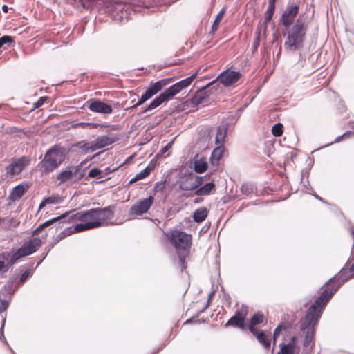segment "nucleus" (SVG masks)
<instances>
[{
  "mask_svg": "<svg viewBox=\"0 0 354 354\" xmlns=\"http://www.w3.org/2000/svg\"><path fill=\"white\" fill-rule=\"evenodd\" d=\"M351 277V275H348L346 269L342 268L337 274L335 275L325 283L324 286L330 287L324 290L308 310L306 319L310 324H315V321L317 317L322 313L323 308L333 294L339 288L342 283Z\"/></svg>",
  "mask_w": 354,
  "mask_h": 354,
  "instance_id": "nucleus-1",
  "label": "nucleus"
},
{
  "mask_svg": "<svg viewBox=\"0 0 354 354\" xmlns=\"http://www.w3.org/2000/svg\"><path fill=\"white\" fill-rule=\"evenodd\" d=\"M289 28L285 35V51L290 53L299 51L304 47L308 26L299 16L293 26Z\"/></svg>",
  "mask_w": 354,
  "mask_h": 354,
  "instance_id": "nucleus-2",
  "label": "nucleus"
},
{
  "mask_svg": "<svg viewBox=\"0 0 354 354\" xmlns=\"http://www.w3.org/2000/svg\"><path fill=\"white\" fill-rule=\"evenodd\" d=\"M196 76V73L185 78L177 83L173 84L164 92L161 93L158 97L153 100L149 105L145 109V112L150 111L162 104L165 102H167L172 99L176 94L179 93L183 88L191 84L192 81Z\"/></svg>",
  "mask_w": 354,
  "mask_h": 354,
  "instance_id": "nucleus-3",
  "label": "nucleus"
},
{
  "mask_svg": "<svg viewBox=\"0 0 354 354\" xmlns=\"http://www.w3.org/2000/svg\"><path fill=\"white\" fill-rule=\"evenodd\" d=\"M66 150L60 145H53L44 154L39 163L42 172L50 173L57 169L65 160Z\"/></svg>",
  "mask_w": 354,
  "mask_h": 354,
  "instance_id": "nucleus-4",
  "label": "nucleus"
},
{
  "mask_svg": "<svg viewBox=\"0 0 354 354\" xmlns=\"http://www.w3.org/2000/svg\"><path fill=\"white\" fill-rule=\"evenodd\" d=\"M80 223L77 224L75 227L71 228L66 229L62 233L58 235L59 239H62V234L65 233L66 235H69L73 232H80L91 229L96 228L102 225V223L100 221H97L95 209H91L86 211L81 212L80 216Z\"/></svg>",
  "mask_w": 354,
  "mask_h": 354,
  "instance_id": "nucleus-5",
  "label": "nucleus"
},
{
  "mask_svg": "<svg viewBox=\"0 0 354 354\" xmlns=\"http://www.w3.org/2000/svg\"><path fill=\"white\" fill-rule=\"evenodd\" d=\"M172 80L173 78H165L156 82H151L145 92L141 95L140 100L134 105L127 108L126 110H135L138 106H140L144 102L156 95L164 87L171 83Z\"/></svg>",
  "mask_w": 354,
  "mask_h": 354,
  "instance_id": "nucleus-6",
  "label": "nucleus"
},
{
  "mask_svg": "<svg viewBox=\"0 0 354 354\" xmlns=\"http://www.w3.org/2000/svg\"><path fill=\"white\" fill-rule=\"evenodd\" d=\"M41 240L39 238H33L26 241L21 247L12 252L15 259L18 261L21 258L30 255L40 247Z\"/></svg>",
  "mask_w": 354,
  "mask_h": 354,
  "instance_id": "nucleus-7",
  "label": "nucleus"
},
{
  "mask_svg": "<svg viewBox=\"0 0 354 354\" xmlns=\"http://www.w3.org/2000/svg\"><path fill=\"white\" fill-rule=\"evenodd\" d=\"M241 73L238 71H230L227 69L222 72L216 80L212 81L207 84V86H212L217 82H220L225 86H230L236 84L241 78Z\"/></svg>",
  "mask_w": 354,
  "mask_h": 354,
  "instance_id": "nucleus-8",
  "label": "nucleus"
},
{
  "mask_svg": "<svg viewBox=\"0 0 354 354\" xmlns=\"http://www.w3.org/2000/svg\"><path fill=\"white\" fill-rule=\"evenodd\" d=\"M171 241L177 249H189L192 243V236L176 230L171 233Z\"/></svg>",
  "mask_w": 354,
  "mask_h": 354,
  "instance_id": "nucleus-9",
  "label": "nucleus"
},
{
  "mask_svg": "<svg viewBox=\"0 0 354 354\" xmlns=\"http://www.w3.org/2000/svg\"><path fill=\"white\" fill-rule=\"evenodd\" d=\"M299 6L296 3H288L280 19L281 24L289 28L299 14Z\"/></svg>",
  "mask_w": 354,
  "mask_h": 354,
  "instance_id": "nucleus-10",
  "label": "nucleus"
},
{
  "mask_svg": "<svg viewBox=\"0 0 354 354\" xmlns=\"http://www.w3.org/2000/svg\"><path fill=\"white\" fill-rule=\"evenodd\" d=\"M203 178L192 173L189 174L178 183L179 189L185 191H192L203 183Z\"/></svg>",
  "mask_w": 354,
  "mask_h": 354,
  "instance_id": "nucleus-11",
  "label": "nucleus"
},
{
  "mask_svg": "<svg viewBox=\"0 0 354 354\" xmlns=\"http://www.w3.org/2000/svg\"><path fill=\"white\" fill-rule=\"evenodd\" d=\"M153 201L154 198L152 196H149L148 198L142 200H139L131 207L129 212L130 215L140 216L147 212Z\"/></svg>",
  "mask_w": 354,
  "mask_h": 354,
  "instance_id": "nucleus-12",
  "label": "nucleus"
},
{
  "mask_svg": "<svg viewBox=\"0 0 354 354\" xmlns=\"http://www.w3.org/2000/svg\"><path fill=\"white\" fill-rule=\"evenodd\" d=\"M28 163L29 158L26 156H22L19 158L15 159L6 167V174L12 176L18 175Z\"/></svg>",
  "mask_w": 354,
  "mask_h": 354,
  "instance_id": "nucleus-13",
  "label": "nucleus"
},
{
  "mask_svg": "<svg viewBox=\"0 0 354 354\" xmlns=\"http://www.w3.org/2000/svg\"><path fill=\"white\" fill-rule=\"evenodd\" d=\"M118 136L115 134L99 136L95 140L92 141L94 151L107 147L118 141Z\"/></svg>",
  "mask_w": 354,
  "mask_h": 354,
  "instance_id": "nucleus-14",
  "label": "nucleus"
},
{
  "mask_svg": "<svg viewBox=\"0 0 354 354\" xmlns=\"http://www.w3.org/2000/svg\"><path fill=\"white\" fill-rule=\"evenodd\" d=\"M90 111L102 114H110L113 111L112 106L100 100H95L93 101L87 102Z\"/></svg>",
  "mask_w": 354,
  "mask_h": 354,
  "instance_id": "nucleus-15",
  "label": "nucleus"
},
{
  "mask_svg": "<svg viewBox=\"0 0 354 354\" xmlns=\"http://www.w3.org/2000/svg\"><path fill=\"white\" fill-rule=\"evenodd\" d=\"M17 262L12 252L6 251L0 253V272H6Z\"/></svg>",
  "mask_w": 354,
  "mask_h": 354,
  "instance_id": "nucleus-16",
  "label": "nucleus"
},
{
  "mask_svg": "<svg viewBox=\"0 0 354 354\" xmlns=\"http://www.w3.org/2000/svg\"><path fill=\"white\" fill-rule=\"evenodd\" d=\"M209 86H207V85L203 87L201 90H200L199 91H198L194 97H192V103L195 105V106H197L201 103H203V102H208V97H209V93H210L212 91V90L213 89H215L216 90L217 88L215 87V86H212L210 90L209 91H207V89L209 88Z\"/></svg>",
  "mask_w": 354,
  "mask_h": 354,
  "instance_id": "nucleus-17",
  "label": "nucleus"
},
{
  "mask_svg": "<svg viewBox=\"0 0 354 354\" xmlns=\"http://www.w3.org/2000/svg\"><path fill=\"white\" fill-rule=\"evenodd\" d=\"M322 313L317 317L316 320L315 321V324H310V322L306 319V317L308 315V313H306L304 319V322L303 324V326H301V329L304 330L307 328V332L305 336V339L304 342V346H308L309 344L311 342L313 338V328L316 325L317 321L319 320Z\"/></svg>",
  "mask_w": 354,
  "mask_h": 354,
  "instance_id": "nucleus-18",
  "label": "nucleus"
},
{
  "mask_svg": "<svg viewBox=\"0 0 354 354\" xmlns=\"http://www.w3.org/2000/svg\"><path fill=\"white\" fill-rule=\"evenodd\" d=\"M191 163L194 165V171L198 174L203 173L207 168V163L205 159L198 153L194 156Z\"/></svg>",
  "mask_w": 354,
  "mask_h": 354,
  "instance_id": "nucleus-19",
  "label": "nucleus"
},
{
  "mask_svg": "<svg viewBox=\"0 0 354 354\" xmlns=\"http://www.w3.org/2000/svg\"><path fill=\"white\" fill-rule=\"evenodd\" d=\"M244 324L245 317L241 315L239 312H236L234 315L231 317L225 323V327L234 326L244 330Z\"/></svg>",
  "mask_w": 354,
  "mask_h": 354,
  "instance_id": "nucleus-20",
  "label": "nucleus"
},
{
  "mask_svg": "<svg viewBox=\"0 0 354 354\" xmlns=\"http://www.w3.org/2000/svg\"><path fill=\"white\" fill-rule=\"evenodd\" d=\"M97 221H105L113 216V207L108 206L104 208H94Z\"/></svg>",
  "mask_w": 354,
  "mask_h": 354,
  "instance_id": "nucleus-21",
  "label": "nucleus"
},
{
  "mask_svg": "<svg viewBox=\"0 0 354 354\" xmlns=\"http://www.w3.org/2000/svg\"><path fill=\"white\" fill-rule=\"evenodd\" d=\"M28 189V185L26 183H21L15 186L10 193L9 198L12 201H15L24 195L26 191Z\"/></svg>",
  "mask_w": 354,
  "mask_h": 354,
  "instance_id": "nucleus-22",
  "label": "nucleus"
},
{
  "mask_svg": "<svg viewBox=\"0 0 354 354\" xmlns=\"http://www.w3.org/2000/svg\"><path fill=\"white\" fill-rule=\"evenodd\" d=\"M227 124H223L218 127L215 136V144L216 145H223L227 135Z\"/></svg>",
  "mask_w": 354,
  "mask_h": 354,
  "instance_id": "nucleus-23",
  "label": "nucleus"
},
{
  "mask_svg": "<svg viewBox=\"0 0 354 354\" xmlns=\"http://www.w3.org/2000/svg\"><path fill=\"white\" fill-rule=\"evenodd\" d=\"M73 147L77 148L78 151L82 154H86L88 151H95L93 142H87L84 140L73 144Z\"/></svg>",
  "mask_w": 354,
  "mask_h": 354,
  "instance_id": "nucleus-24",
  "label": "nucleus"
},
{
  "mask_svg": "<svg viewBox=\"0 0 354 354\" xmlns=\"http://www.w3.org/2000/svg\"><path fill=\"white\" fill-rule=\"evenodd\" d=\"M265 320L264 315L260 313H255L250 319L248 328L251 333H256L255 326L262 324Z\"/></svg>",
  "mask_w": 354,
  "mask_h": 354,
  "instance_id": "nucleus-25",
  "label": "nucleus"
},
{
  "mask_svg": "<svg viewBox=\"0 0 354 354\" xmlns=\"http://www.w3.org/2000/svg\"><path fill=\"white\" fill-rule=\"evenodd\" d=\"M79 171L78 168H75L74 171L72 170H64L61 172H59L57 175V179L59 180V182L64 183L67 180H71L74 176H75L77 174V171Z\"/></svg>",
  "mask_w": 354,
  "mask_h": 354,
  "instance_id": "nucleus-26",
  "label": "nucleus"
},
{
  "mask_svg": "<svg viewBox=\"0 0 354 354\" xmlns=\"http://www.w3.org/2000/svg\"><path fill=\"white\" fill-rule=\"evenodd\" d=\"M224 151L223 145H218L211 155V162L213 165H217Z\"/></svg>",
  "mask_w": 354,
  "mask_h": 354,
  "instance_id": "nucleus-27",
  "label": "nucleus"
},
{
  "mask_svg": "<svg viewBox=\"0 0 354 354\" xmlns=\"http://www.w3.org/2000/svg\"><path fill=\"white\" fill-rule=\"evenodd\" d=\"M208 215V211L206 207H200L193 213V219L196 223H201Z\"/></svg>",
  "mask_w": 354,
  "mask_h": 354,
  "instance_id": "nucleus-28",
  "label": "nucleus"
},
{
  "mask_svg": "<svg viewBox=\"0 0 354 354\" xmlns=\"http://www.w3.org/2000/svg\"><path fill=\"white\" fill-rule=\"evenodd\" d=\"M66 214H61L60 216H57V217H55V218H51L48 221H45L44 223L40 224L33 232H32V234H37L39 232L41 231L43 229H44L45 227H47L48 226H50V225H52L53 223L57 222V221H61L64 218V217L65 216Z\"/></svg>",
  "mask_w": 354,
  "mask_h": 354,
  "instance_id": "nucleus-29",
  "label": "nucleus"
},
{
  "mask_svg": "<svg viewBox=\"0 0 354 354\" xmlns=\"http://www.w3.org/2000/svg\"><path fill=\"white\" fill-rule=\"evenodd\" d=\"M64 214H66L63 219H65L68 223H77V221L80 222V216L81 212H75V210H71L64 212Z\"/></svg>",
  "mask_w": 354,
  "mask_h": 354,
  "instance_id": "nucleus-30",
  "label": "nucleus"
},
{
  "mask_svg": "<svg viewBox=\"0 0 354 354\" xmlns=\"http://www.w3.org/2000/svg\"><path fill=\"white\" fill-rule=\"evenodd\" d=\"M257 339V340L265 348H268L270 346V341L266 335L263 331H257L252 333Z\"/></svg>",
  "mask_w": 354,
  "mask_h": 354,
  "instance_id": "nucleus-31",
  "label": "nucleus"
},
{
  "mask_svg": "<svg viewBox=\"0 0 354 354\" xmlns=\"http://www.w3.org/2000/svg\"><path fill=\"white\" fill-rule=\"evenodd\" d=\"M215 187L214 183L210 182L201 187L196 191V194L198 196L207 195Z\"/></svg>",
  "mask_w": 354,
  "mask_h": 354,
  "instance_id": "nucleus-32",
  "label": "nucleus"
},
{
  "mask_svg": "<svg viewBox=\"0 0 354 354\" xmlns=\"http://www.w3.org/2000/svg\"><path fill=\"white\" fill-rule=\"evenodd\" d=\"M294 344H295V338L292 337L291 339V342L288 343L287 344H283L281 348V354H294Z\"/></svg>",
  "mask_w": 354,
  "mask_h": 354,
  "instance_id": "nucleus-33",
  "label": "nucleus"
},
{
  "mask_svg": "<svg viewBox=\"0 0 354 354\" xmlns=\"http://www.w3.org/2000/svg\"><path fill=\"white\" fill-rule=\"evenodd\" d=\"M102 126H103L102 124L94 123V122H78V123H76L75 124H74L75 127H82V128L88 129H95L98 127H102Z\"/></svg>",
  "mask_w": 354,
  "mask_h": 354,
  "instance_id": "nucleus-34",
  "label": "nucleus"
},
{
  "mask_svg": "<svg viewBox=\"0 0 354 354\" xmlns=\"http://www.w3.org/2000/svg\"><path fill=\"white\" fill-rule=\"evenodd\" d=\"M149 174H150V169L149 167H146L145 169L142 170L140 173L137 174L136 176L130 180L129 183H132L137 180L143 179V178H146L147 176H148L149 175Z\"/></svg>",
  "mask_w": 354,
  "mask_h": 354,
  "instance_id": "nucleus-35",
  "label": "nucleus"
},
{
  "mask_svg": "<svg viewBox=\"0 0 354 354\" xmlns=\"http://www.w3.org/2000/svg\"><path fill=\"white\" fill-rule=\"evenodd\" d=\"M45 199V202H46V204L51 205V204H59L63 198L57 195V194H53L48 197L44 198Z\"/></svg>",
  "mask_w": 354,
  "mask_h": 354,
  "instance_id": "nucleus-36",
  "label": "nucleus"
},
{
  "mask_svg": "<svg viewBox=\"0 0 354 354\" xmlns=\"http://www.w3.org/2000/svg\"><path fill=\"white\" fill-rule=\"evenodd\" d=\"M275 8H276V5L268 3V8L265 13V22L266 23L269 22L272 19V18L274 15V13Z\"/></svg>",
  "mask_w": 354,
  "mask_h": 354,
  "instance_id": "nucleus-37",
  "label": "nucleus"
},
{
  "mask_svg": "<svg viewBox=\"0 0 354 354\" xmlns=\"http://www.w3.org/2000/svg\"><path fill=\"white\" fill-rule=\"evenodd\" d=\"M13 41V38L9 35H4L0 37V48H3L6 49L10 44Z\"/></svg>",
  "mask_w": 354,
  "mask_h": 354,
  "instance_id": "nucleus-38",
  "label": "nucleus"
},
{
  "mask_svg": "<svg viewBox=\"0 0 354 354\" xmlns=\"http://www.w3.org/2000/svg\"><path fill=\"white\" fill-rule=\"evenodd\" d=\"M272 133L274 136H280L283 133V125L281 123L275 124L272 128Z\"/></svg>",
  "mask_w": 354,
  "mask_h": 354,
  "instance_id": "nucleus-39",
  "label": "nucleus"
},
{
  "mask_svg": "<svg viewBox=\"0 0 354 354\" xmlns=\"http://www.w3.org/2000/svg\"><path fill=\"white\" fill-rule=\"evenodd\" d=\"M102 173V171L100 169L93 168L88 171V176L93 178L99 176Z\"/></svg>",
  "mask_w": 354,
  "mask_h": 354,
  "instance_id": "nucleus-40",
  "label": "nucleus"
},
{
  "mask_svg": "<svg viewBox=\"0 0 354 354\" xmlns=\"http://www.w3.org/2000/svg\"><path fill=\"white\" fill-rule=\"evenodd\" d=\"M49 99L48 97H41L36 102L34 103L33 107L35 109L39 108L41 106L48 100Z\"/></svg>",
  "mask_w": 354,
  "mask_h": 354,
  "instance_id": "nucleus-41",
  "label": "nucleus"
},
{
  "mask_svg": "<svg viewBox=\"0 0 354 354\" xmlns=\"http://www.w3.org/2000/svg\"><path fill=\"white\" fill-rule=\"evenodd\" d=\"M6 225H8L9 227H17L19 222L15 220L13 218H8L7 222H6Z\"/></svg>",
  "mask_w": 354,
  "mask_h": 354,
  "instance_id": "nucleus-42",
  "label": "nucleus"
},
{
  "mask_svg": "<svg viewBox=\"0 0 354 354\" xmlns=\"http://www.w3.org/2000/svg\"><path fill=\"white\" fill-rule=\"evenodd\" d=\"M284 328H285V326L282 324H281L278 325L277 326V328L274 329V334H273L274 343H275L276 339L278 337V335H279V333L281 331V330H283Z\"/></svg>",
  "mask_w": 354,
  "mask_h": 354,
  "instance_id": "nucleus-43",
  "label": "nucleus"
},
{
  "mask_svg": "<svg viewBox=\"0 0 354 354\" xmlns=\"http://www.w3.org/2000/svg\"><path fill=\"white\" fill-rule=\"evenodd\" d=\"M225 8H222L220 12L218 13V15H216L214 22V23H216V24H220L221 23V21L223 17V15H225Z\"/></svg>",
  "mask_w": 354,
  "mask_h": 354,
  "instance_id": "nucleus-44",
  "label": "nucleus"
},
{
  "mask_svg": "<svg viewBox=\"0 0 354 354\" xmlns=\"http://www.w3.org/2000/svg\"><path fill=\"white\" fill-rule=\"evenodd\" d=\"M8 306V301L5 299H0V313L6 310Z\"/></svg>",
  "mask_w": 354,
  "mask_h": 354,
  "instance_id": "nucleus-45",
  "label": "nucleus"
},
{
  "mask_svg": "<svg viewBox=\"0 0 354 354\" xmlns=\"http://www.w3.org/2000/svg\"><path fill=\"white\" fill-rule=\"evenodd\" d=\"M30 270H26L20 277V283H23L26 280V279L30 275Z\"/></svg>",
  "mask_w": 354,
  "mask_h": 354,
  "instance_id": "nucleus-46",
  "label": "nucleus"
},
{
  "mask_svg": "<svg viewBox=\"0 0 354 354\" xmlns=\"http://www.w3.org/2000/svg\"><path fill=\"white\" fill-rule=\"evenodd\" d=\"M5 322H6V317H3V324L0 328V339H2L3 340V342L7 344L8 345V342H6V339L4 337V335H3V327H4V324H5Z\"/></svg>",
  "mask_w": 354,
  "mask_h": 354,
  "instance_id": "nucleus-47",
  "label": "nucleus"
},
{
  "mask_svg": "<svg viewBox=\"0 0 354 354\" xmlns=\"http://www.w3.org/2000/svg\"><path fill=\"white\" fill-rule=\"evenodd\" d=\"M352 133V131H346L344 133H343L342 135L341 136H339L338 137H337L335 138V140H334L333 142H340L342 140V139L344 138V137H346V136H349L350 135H351Z\"/></svg>",
  "mask_w": 354,
  "mask_h": 354,
  "instance_id": "nucleus-48",
  "label": "nucleus"
},
{
  "mask_svg": "<svg viewBox=\"0 0 354 354\" xmlns=\"http://www.w3.org/2000/svg\"><path fill=\"white\" fill-rule=\"evenodd\" d=\"M260 44V39H259V32L256 33L255 39L253 44V50H256L259 46Z\"/></svg>",
  "mask_w": 354,
  "mask_h": 354,
  "instance_id": "nucleus-49",
  "label": "nucleus"
},
{
  "mask_svg": "<svg viewBox=\"0 0 354 354\" xmlns=\"http://www.w3.org/2000/svg\"><path fill=\"white\" fill-rule=\"evenodd\" d=\"M178 261H179V264H180V269L183 271L187 267L186 263H185V257L179 256Z\"/></svg>",
  "mask_w": 354,
  "mask_h": 354,
  "instance_id": "nucleus-50",
  "label": "nucleus"
},
{
  "mask_svg": "<svg viewBox=\"0 0 354 354\" xmlns=\"http://www.w3.org/2000/svg\"><path fill=\"white\" fill-rule=\"evenodd\" d=\"M165 183H157L154 186V189L156 192L162 190L165 188Z\"/></svg>",
  "mask_w": 354,
  "mask_h": 354,
  "instance_id": "nucleus-51",
  "label": "nucleus"
},
{
  "mask_svg": "<svg viewBox=\"0 0 354 354\" xmlns=\"http://www.w3.org/2000/svg\"><path fill=\"white\" fill-rule=\"evenodd\" d=\"M172 143H173V141L171 142H169V143H167L166 145V146L165 147H163L161 150H160V153L161 154H164L165 153H166L171 147L172 145Z\"/></svg>",
  "mask_w": 354,
  "mask_h": 354,
  "instance_id": "nucleus-52",
  "label": "nucleus"
},
{
  "mask_svg": "<svg viewBox=\"0 0 354 354\" xmlns=\"http://www.w3.org/2000/svg\"><path fill=\"white\" fill-rule=\"evenodd\" d=\"M93 2V0H83L82 5L84 7L90 6Z\"/></svg>",
  "mask_w": 354,
  "mask_h": 354,
  "instance_id": "nucleus-53",
  "label": "nucleus"
},
{
  "mask_svg": "<svg viewBox=\"0 0 354 354\" xmlns=\"http://www.w3.org/2000/svg\"><path fill=\"white\" fill-rule=\"evenodd\" d=\"M218 27H219V24L214 22L212 24V32H216L218 29Z\"/></svg>",
  "mask_w": 354,
  "mask_h": 354,
  "instance_id": "nucleus-54",
  "label": "nucleus"
},
{
  "mask_svg": "<svg viewBox=\"0 0 354 354\" xmlns=\"http://www.w3.org/2000/svg\"><path fill=\"white\" fill-rule=\"evenodd\" d=\"M46 205H47L46 202H45V199L43 198V200L41 201V202L40 203V204L39 205V210L42 209Z\"/></svg>",
  "mask_w": 354,
  "mask_h": 354,
  "instance_id": "nucleus-55",
  "label": "nucleus"
},
{
  "mask_svg": "<svg viewBox=\"0 0 354 354\" xmlns=\"http://www.w3.org/2000/svg\"><path fill=\"white\" fill-rule=\"evenodd\" d=\"M196 316H193L192 318L187 319L185 324H192L194 322V321L196 319Z\"/></svg>",
  "mask_w": 354,
  "mask_h": 354,
  "instance_id": "nucleus-56",
  "label": "nucleus"
},
{
  "mask_svg": "<svg viewBox=\"0 0 354 354\" xmlns=\"http://www.w3.org/2000/svg\"><path fill=\"white\" fill-rule=\"evenodd\" d=\"M350 272L352 277L354 276V263L350 268Z\"/></svg>",
  "mask_w": 354,
  "mask_h": 354,
  "instance_id": "nucleus-57",
  "label": "nucleus"
},
{
  "mask_svg": "<svg viewBox=\"0 0 354 354\" xmlns=\"http://www.w3.org/2000/svg\"><path fill=\"white\" fill-rule=\"evenodd\" d=\"M206 309H204V307L203 308H201V310H200L199 311H198L196 315V317H198L199 315L203 313Z\"/></svg>",
  "mask_w": 354,
  "mask_h": 354,
  "instance_id": "nucleus-58",
  "label": "nucleus"
},
{
  "mask_svg": "<svg viewBox=\"0 0 354 354\" xmlns=\"http://www.w3.org/2000/svg\"><path fill=\"white\" fill-rule=\"evenodd\" d=\"M214 294V291H212L209 293V297H208V299H207L208 301H211L212 297H213Z\"/></svg>",
  "mask_w": 354,
  "mask_h": 354,
  "instance_id": "nucleus-59",
  "label": "nucleus"
},
{
  "mask_svg": "<svg viewBox=\"0 0 354 354\" xmlns=\"http://www.w3.org/2000/svg\"><path fill=\"white\" fill-rule=\"evenodd\" d=\"M7 220H8V218H1V217H0V223H6V222H7Z\"/></svg>",
  "mask_w": 354,
  "mask_h": 354,
  "instance_id": "nucleus-60",
  "label": "nucleus"
},
{
  "mask_svg": "<svg viewBox=\"0 0 354 354\" xmlns=\"http://www.w3.org/2000/svg\"><path fill=\"white\" fill-rule=\"evenodd\" d=\"M8 6L6 5H3L2 6V10H3V11L4 12H8Z\"/></svg>",
  "mask_w": 354,
  "mask_h": 354,
  "instance_id": "nucleus-61",
  "label": "nucleus"
},
{
  "mask_svg": "<svg viewBox=\"0 0 354 354\" xmlns=\"http://www.w3.org/2000/svg\"><path fill=\"white\" fill-rule=\"evenodd\" d=\"M209 303H210V301H208V300L206 301V304H205V305L204 306V309H207L209 307Z\"/></svg>",
  "mask_w": 354,
  "mask_h": 354,
  "instance_id": "nucleus-62",
  "label": "nucleus"
},
{
  "mask_svg": "<svg viewBox=\"0 0 354 354\" xmlns=\"http://www.w3.org/2000/svg\"><path fill=\"white\" fill-rule=\"evenodd\" d=\"M350 231H351V235H352V236H353V240H354V228H353V227H352V228H351V229H350Z\"/></svg>",
  "mask_w": 354,
  "mask_h": 354,
  "instance_id": "nucleus-63",
  "label": "nucleus"
},
{
  "mask_svg": "<svg viewBox=\"0 0 354 354\" xmlns=\"http://www.w3.org/2000/svg\"><path fill=\"white\" fill-rule=\"evenodd\" d=\"M350 124H351L352 129H353V131H352V133H351V135H352L354 133V122H351Z\"/></svg>",
  "mask_w": 354,
  "mask_h": 354,
  "instance_id": "nucleus-64",
  "label": "nucleus"
}]
</instances>
